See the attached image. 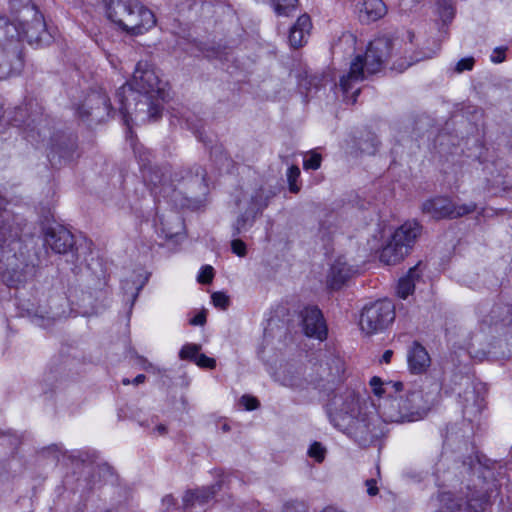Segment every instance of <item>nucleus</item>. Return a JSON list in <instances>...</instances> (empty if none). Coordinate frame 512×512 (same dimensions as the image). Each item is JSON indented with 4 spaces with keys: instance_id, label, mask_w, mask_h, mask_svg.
I'll return each instance as SVG.
<instances>
[{
    "instance_id": "f257e3e1",
    "label": "nucleus",
    "mask_w": 512,
    "mask_h": 512,
    "mask_svg": "<svg viewBox=\"0 0 512 512\" xmlns=\"http://www.w3.org/2000/svg\"><path fill=\"white\" fill-rule=\"evenodd\" d=\"M327 413L335 427L361 445L366 446L385 433L374 404L353 389L338 388L327 403Z\"/></svg>"
},
{
    "instance_id": "f03ea898",
    "label": "nucleus",
    "mask_w": 512,
    "mask_h": 512,
    "mask_svg": "<svg viewBox=\"0 0 512 512\" xmlns=\"http://www.w3.org/2000/svg\"><path fill=\"white\" fill-rule=\"evenodd\" d=\"M369 385L373 394L382 399L376 415L383 427V423L402 424L423 419L436 403L439 394V387L434 384L427 391L415 389L398 396L403 390V383L383 381L378 376L372 377Z\"/></svg>"
},
{
    "instance_id": "7ed1b4c3",
    "label": "nucleus",
    "mask_w": 512,
    "mask_h": 512,
    "mask_svg": "<svg viewBox=\"0 0 512 512\" xmlns=\"http://www.w3.org/2000/svg\"><path fill=\"white\" fill-rule=\"evenodd\" d=\"M159 78L147 61H139L130 82L124 84L116 93L125 125L131 129L134 122L155 120L161 114L159 99L162 89Z\"/></svg>"
},
{
    "instance_id": "20e7f679",
    "label": "nucleus",
    "mask_w": 512,
    "mask_h": 512,
    "mask_svg": "<svg viewBox=\"0 0 512 512\" xmlns=\"http://www.w3.org/2000/svg\"><path fill=\"white\" fill-rule=\"evenodd\" d=\"M391 41L388 38H379L370 42L365 56L358 55L351 63L347 75L340 79V87L344 94H348L353 86L363 81L365 73L375 74L380 71L383 62L390 55Z\"/></svg>"
},
{
    "instance_id": "39448f33",
    "label": "nucleus",
    "mask_w": 512,
    "mask_h": 512,
    "mask_svg": "<svg viewBox=\"0 0 512 512\" xmlns=\"http://www.w3.org/2000/svg\"><path fill=\"white\" fill-rule=\"evenodd\" d=\"M394 318V304L389 300H380L363 309L359 324L365 334L372 335L387 328Z\"/></svg>"
},
{
    "instance_id": "423d86ee",
    "label": "nucleus",
    "mask_w": 512,
    "mask_h": 512,
    "mask_svg": "<svg viewBox=\"0 0 512 512\" xmlns=\"http://www.w3.org/2000/svg\"><path fill=\"white\" fill-rule=\"evenodd\" d=\"M475 210L476 204L473 202L455 204L446 197H435L422 204L423 213L436 220L462 217Z\"/></svg>"
},
{
    "instance_id": "0eeeda50",
    "label": "nucleus",
    "mask_w": 512,
    "mask_h": 512,
    "mask_svg": "<svg viewBox=\"0 0 512 512\" xmlns=\"http://www.w3.org/2000/svg\"><path fill=\"white\" fill-rule=\"evenodd\" d=\"M156 18L151 10L137 0V7L133 8L131 16L127 19L124 31L131 34H143L153 28Z\"/></svg>"
},
{
    "instance_id": "6e6552de",
    "label": "nucleus",
    "mask_w": 512,
    "mask_h": 512,
    "mask_svg": "<svg viewBox=\"0 0 512 512\" xmlns=\"http://www.w3.org/2000/svg\"><path fill=\"white\" fill-rule=\"evenodd\" d=\"M304 333L308 337L324 340L327 336V326L321 311L316 307H306L301 313Z\"/></svg>"
},
{
    "instance_id": "1a4fd4ad",
    "label": "nucleus",
    "mask_w": 512,
    "mask_h": 512,
    "mask_svg": "<svg viewBox=\"0 0 512 512\" xmlns=\"http://www.w3.org/2000/svg\"><path fill=\"white\" fill-rule=\"evenodd\" d=\"M481 326L495 328L512 325V307L507 304H496L480 311Z\"/></svg>"
},
{
    "instance_id": "9d476101",
    "label": "nucleus",
    "mask_w": 512,
    "mask_h": 512,
    "mask_svg": "<svg viewBox=\"0 0 512 512\" xmlns=\"http://www.w3.org/2000/svg\"><path fill=\"white\" fill-rule=\"evenodd\" d=\"M45 243L56 253L68 252L73 244V235L63 227L50 228L45 235Z\"/></svg>"
},
{
    "instance_id": "9b49d317",
    "label": "nucleus",
    "mask_w": 512,
    "mask_h": 512,
    "mask_svg": "<svg viewBox=\"0 0 512 512\" xmlns=\"http://www.w3.org/2000/svg\"><path fill=\"white\" fill-rule=\"evenodd\" d=\"M135 7H137V0H111L107 9L108 18L124 30L127 19Z\"/></svg>"
},
{
    "instance_id": "f8f14e48",
    "label": "nucleus",
    "mask_w": 512,
    "mask_h": 512,
    "mask_svg": "<svg viewBox=\"0 0 512 512\" xmlns=\"http://www.w3.org/2000/svg\"><path fill=\"white\" fill-rule=\"evenodd\" d=\"M422 226L415 220L406 221L400 227H398L392 234V238L398 244L403 245V248L410 249L415 244L417 238L421 235Z\"/></svg>"
},
{
    "instance_id": "ddd939ff",
    "label": "nucleus",
    "mask_w": 512,
    "mask_h": 512,
    "mask_svg": "<svg viewBox=\"0 0 512 512\" xmlns=\"http://www.w3.org/2000/svg\"><path fill=\"white\" fill-rule=\"evenodd\" d=\"M110 110L111 106L108 98L103 94L94 93L88 97L79 113L81 116H91L97 120H102V112L109 115Z\"/></svg>"
},
{
    "instance_id": "4468645a",
    "label": "nucleus",
    "mask_w": 512,
    "mask_h": 512,
    "mask_svg": "<svg viewBox=\"0 0 512 512\" xmlns=\"http://www.w3.org/2000/svg\"><path fill=\"white\" fill-rule=\"evenodd\" d=\"M407 361L410 371L420 374L430 366L431 359L423 346L419 343H414L408 352Z\"/></svg>"
},
{
    "instance_id": "2eb2a0df",
    "label": "nucleus",
    "mask_w": 512,
    "mask_h": 512,
    "mask_svg": "<svg viewBox=\"0 0 512 512\" xmlns=\"http://www.w3.org/2000/svg\"><path fill=\"white\" fill-rule=\"evenodd\" d=\"M311 26V20L308 15L304 14L300 16L290 29V45L294 48L303 46L307 42Z\"/></svg>"
},
{
    "instance_id": "dca6fc26",
    "label": "nucleus",
    "mask_w": 512,
    "mask_h": 512,
    "mask_svg": "<svg viewBox=\"0 0 512 512\" xmlns=\"http://www.w3.org/2000/svg\"><path fill=\"white\" fill-rule=\"evenodd\" d=\"M351 268L343 258H338L332 264L328 275V284L331 288L337 289L345 283L351 275Z\"/></svg>"
},
{
    "instance_id": "f3484780",
    "label": "nucleus",
    "mask_w": 512,
    "mask_h": 512,
    "mask_svg": "<svg viewBox=\"0 0 512 512\" xmlns=\"http://www.w3.org/2000/svg\"><path fill=\"white\" fill-rule=\"evenodd\" d=\"M387 12L386 5L382 0H365L359 12L362 22H374L382 18Z\"/></svg>"
},
{
    "instance_id": "a211bd4d",
    "label": "nucleus",
    "mask_w": 512,
    "mask_h": 512,
    "mask_svg": "<svg viewBox=\"0 0 512 512\" xmlns=\"http://www.w3.org/2000/svg\"><path fill=\"white\" fill-rule=\"evenodd\" d=\"M403 247V245L398 244L391 237L390 241L384 246L380 253L381 262L387 265H393L403 260L409 253L407 248Z\"/></svg>"
},
{
    "instance_id": "6ab92c4d",
    "label": "nucleus",
    "mask_w": 512,
    "mask_h": 512,
    "mask_svg": "<svg viewBox=\"0 0 512 512\" xmlns=\"http://www.w3.org/2000/svg\"><path fill=\"white\" fill-rule=\"evenodd\" d=\"M265 207V204L252 201V206L249 211H247L244 215H241L234 224V235L240 234L250 226L256 216L257 213L261 212Z\"/></svg>"
},
{
    "instance_id": "aec40b11",
    "label": "nucleus",
    "mask_w": 512,
    "mask_h": 512,
    "mask_svg": "<svg viewBox=\"0 0 512 512\" xmlns=\"http://www.w3.org/2000/svg\"><path fill=\"white\" fill-rule=\"evenodd\" d=\"M418 278L419 274L417 272V267L410 268L407 275L402 277L398 282V296L402 299L407 298L414 291L415 280Z\"/></svg>"
},
{
    "instance_id": "412c9836",
    "label": "nucleus",
    "mask_w": 512,
    "mask_h": 512,
    "mask_svg": "<svg viewBox=\"0 0 512 512\" xmlns=\"http://www.w3.org/2000/svg\"><path fill=\"white\" fill-rule=\"evenodd\" d=\"M215 486L196 490L194 492H188L183 498L185 506L198 504H204L211 499L215 494Z\"/></svg>"
},
{
    "instance_id": "4be33fe9",
    "label": "nucleus",
    "mask_w": 512,
    "mask_h": 512,
    "mask_svg": "<svg viewBox=\"0 0 512 512\" xmlns=\"http://www.w3.org/2000/svg\"><path fill=\"white\" fill-rule=\"evenodd\" d=\"M205 171L201 167L195 169L193 176L186 180L187 185L197 187L201 192L206 189Z\"/></svg>"
},
{
    "instance_id": "5701e85b",
    "label": "nucleus",
    "mask_w": 512,
    "mask_h": 512,
    "mask_svg": "<svg viewBox=\"0 0 512 512\" xmlns=\"http://www.w3.org/2000/svg\"><path fill=\"white\" fill-rule=\"evenodd\" d=\"M297 0H274V8L278 15L288 16L296 8Z\"/></svg>"
},
{
    "instance_id": "b1692460",
    "label": "nucleus",
    "mask_w": 512,
    "mask_h": 512,
    "mask_svg": "<svg viewBox=\"0 0 512 512\" xmlns=\"http://www.w3.org/2000/svg\"><path fill=\"white\" fill-rule=\"evenodd\" d=\"M201 349L200 345L197 344H187L183 346L180 350L179 356L181 359H189L195 362L197 355H200L199 351Z\"/></svg>"
},
{
    "instance_id": "393cba45",
    "label": "nucleus",
    "mask_w": 512,
    "mask_h": 512,
    "mask_svg": "<svg viewBox=\"0 0 512 512\" xmlns=\"http://www.w3.org/2000/svg\"><path fill=\"white\" fill-rule=\"evenodd\" d=\"M308 455L320 463L325 459L326 448L320 442H314L308 449Z\"/></svg>"
},
{
    "instance_id": "a878e982",
    "label": "nucleus",
    "mask_w": 512,
    "mask_h": 512,
    "mask_svg": "<svg viewBox=\"0 0 512 512\" xmlns=\"http://www.w3.org/2000/svg\"><path fill=\"white\" fill-rule=\"evenodd\" d=\"M282 512H310L308 505L302 501L287 502Z\"/></svg>"
},
{
    "instance_id": "bb28decb",
    "label": "nucleus",
    "mask_w": 512,
    "mask_h": 512,
    "mask_svg": "<svg viewBox=\"0 0 512 512\" xmlns=\"http://www.w3.org/2000/svg\"><path fill=\"white\" fill-rule=\"evenodd\" d=\"M215 307L226 309L229 305V297L223 292H215L211 296Z\"/></svg>"
},
{
    "instance_id": "cd10ccee",
    "label": "nucleus",
    "mask_w": 512,
    "mask_h": 512,
    "mask_svg": "<svg viewBox=\"0 0 512 512\" xmlns=\"http://www.w3.org/2000/svg\"><path fill=\"white\" fill-rule=\"evenodd\" d=\"M304 168L317 170L321 165V155L312 153L308 158L304 160Z\"/></svg>"
},
{
    "instance_id": "c85d7f7f",
    "label": "nucleus",
    "mask_w": 512,
    "mask_h": 512,
    "mask_svg": "<svg viewBox=\"0 0 512 512\" xmlns=\"http://www.w3.org/2000/svg\"><path fill=\"white\" fill-rule=\"evenodd\" d=\"M195 363L202 368L213 369L216 366V361L213 358L206 356L205 354L197 355Z\"/></svg>"
},
{
    "instance_id": "c756f323",
    "label": "nucleus",
    "mask_w": 512,
    "mask_h": 512,
    "mask_svg": "<svg viewBox=\"0 0 512 512\" xmlns=\"http://www.w3.org/2000/svg\"><path fill=\"white\" fill-rule=\"evenodd\" d=\"M473 66H474V58H472V57L463 58L460 61H458V63L456 64L455 70L458 73H462L463 71L472 70Z\"/></svg>"
},
{
    "instance_id": "7c9ffc66",
    "label": "nucleus",
    "mask_w": 512,
    "mask_h": 512,
    "mask_svg": "<svg viewBox=\"0 0 512 512\" xmlns=\"http://www.w3.org/2000/svg\"><path fill=\"white\" fill-rule=\"evenodd\" d=\"M231 248L233 253H235L237 256L244 257L246 255V245L240 239H234L231 242Z\"/></svg>"
},
{
    "instance_id": "2f4dec72",
    "label": "nucleus",
    "mask_w": 512,
    "mask_h": 512,
    "mask_svg": "<svg viewBox=\"0 0 512 512\" xmlns=\"http://www.w3.org/2000/svg\"><path fill=\"white\" fill-rule=\"evenodd\" d=\"M213 278V268L211 266H205L201 269L198 275V281L201 283H209Z\"/></svg>"
},
{
    "instance_id": "473e14b6",
    "label": "nucleus",
    "mask_w": 512,
    "mask_h": 512,
    "mask_svg": "<svg viewBox=\"0 0 512 512\" xmlns=\"http://www.w3.org/2000/svg\"><path fill=\"white\" fill-rule=\"evenodd\" d=\"M240 403L245 407L246 410H254L258 407V400L252 396L244 395L242 396Z\"/></svg>"
},
{
    "instance_id": "72a5a7b5",
    "label": "nucleus",
    "mask_w": 512,
    "mask_h": 512,
    "mask_svg": "<svg viewBox=\"0 0 512 512\" xmlns=\"http://www.w3.org/2000/svg\"><path fill=\"white\" fill-rule=\"evenodd\" d=\"M366 491L369 496L378 494L377 482L375 479H368L365 481Z\"/></svg>"
},
{
    "instance_id": "f704fd0d",
    "label": "nucleus",
    "mask_w": 512,
    "mask_h": 512,
    "mask_svg": "<svg viewBox=\"0 0 512 512\" xmlns=\"http://www.w3.org/2000/svg\"><path fill=\"white\" fill-rule=\"evenodd\" d=\"M139 364L141 365L142 369H144L147 372H151V373L160 372V369L158 367H156L152 363L148 362L146 359H143L142 357H139Z\"/></svg>"
},
{
    "instance_id": "c9c22d12",
    "label": "nucleus",
    "mask_w": 512,
    "mask_h": 512,
    "mask_svg": "<svg viewBox=\"0 0 512 512\" xmlns=\"http://www.w3.org/2000/svg\"><path fill=\"white\" fill-rule=\"evenodd\" d=\"M505 59V49L496 48L491 55V61L494 63H501Z\"/></svg>"
},
{
    "instance_id": "e433bc0d",
    "label": "nucleus",
    "mask_w": 512,
    "mask_h": 512,
    "mask_svg": "<svg viewBox=\"0 0 512 512\" xmlns=\"http://www.w3.org/2000/svg\"><path fill=\"white\" fill-rule=\"evenodd\" d=\"M205 322L206 314L204 312H199L190 320V324L194 326H202L205 324Z\"/></svg>"
},
{
    "instance_id": "4c0bfd02",
    "label": "nucleus",
    "mask_w": 512,
    "mask_h": 512,
    "mask_svg": "<svg viewBox=\"0 0 512 512\" xmlns=\"http://www.w3.org/2000/svg\"><path fill=\"white\" fill-rule=\"evenodd\" d=\"M300 175V169L297 166H291L287 171L288 182L296 181Z\"/></svg>"
},
{
    "instance_id": "58836bf2",
    "label": "nucleus",
    "mask_w": 512,
    "mask_h": 512,
    "mask_svg": "<svg viewBox=\"0 0 512 512\" xmlns=\"http://www.w3.org/2000/svg\"><path fill=\"white\" fill-rule=\"evenodd\" d=\"M469 353L472 355V357L479 358V359H482L486 355L485 351L476 350L474 343H471V345L469 347Z\"/></svg>"
},
{
    "instance_id": "ea45409f",
    "label": "nucleus",
    "mask_w": 512,
    "mask_h": 512,
    "mask_svg": "<svg viewBox=\"0 0 512 512\" xmlns=\"http://www.w3.org/2000/svg\"><path fill=\"white\" fill-rule=\"evenodd\" d=\"M340 43L350 44L353 46L355 44V37L350 33H345L342 35Z\"/></svg>"
},
{
    "instance_id": "a19ab883",
    "label": "nucleus",
    "mask_w": 512,
    "mask_h": 512,
    "mask_svg": "<svg viewBox=\"0 0 512 512\" xmlns=\"http://www.w3.org/2000/svg\"><path fill=\"white\" fill-rule=\"evenodd\" d=\"M11 4L15 7L28 6L31 0H10Z\"/></svg>"
},
{
    "instance_id": "79ce46f5",
    "label": "nucleus",
    "mask_w": 512,
    "mask_h": 512,
    "mask_svg": "<svg viewBox=\"0 0 512 512\" xmlns=\"http://www.w3.org/2000/svg\"><path fill=\"white\" fill-rule=\"evenodd\" d=\"M333 363L335 364L336 373L331 375L332 379H334L336 377H340V372H341V363H340V361L339 360H334Z\"/></svg>"
},
{
    "instance_id": "37998d69",
    "label": "nucleus",
    "mask_w": 512,
    "mask_h": 512,
    "mask_svg": "<svg viewBox=\"0 0 512 512\" xmlns=\"http://www.w3.org/2000/svg\"><path fill=\"white\" fill-rule=\"evenodd\" d=\"M392 355H393V352L391 350H386L382 355L381 361L384 363H389Z\"/></svg>"
},
{
    "instance_id": "c03bdc74",
    "label": "nucleus",
    "mask_w": 512,
    "mask_h": 512,
    "mask_svg": "<svg viewBox=\"0 0 512 512\" xmlns=\"http://www.w3.org/2000/svg\"><path fill=\"white\" fill-rule=\"evenodd\" d=\"M155 431L159 434V435H164L166 434L167 432V428L164 424H159L155 427Z\"/></svg>"
},
{
    "instance_id": "a18cd8bd",
    "label": "nucleus",
    "mask_w": 512,
    "mask_h": 512,
    "mask_svg": "<svg viewBox=\"0 0 512 512\" xmlns=\"http://www.w3.org/2000/svg\"><path fill=\"white\" fill-rule=\"evenodd\" d=\"M145 379H146L145 375H143V374H139V375H137V376L134 378V380H133V382H132V383H133L134 385H139V384L143 383V382L145 381Z\"/></svg>"
},
{
    "instance_id": "49530a36",
    "label": "nucleus",
    "mask_w": 512,
    "mask_h": 512,
    "mask_svg": "<svg viewBox=\"0 0 512 512\" xmlns=\"http://www.w3.org/2000/svg\"><path fill=\"white\" fill-rule=\"evenodd\" d=\"M289 190L293 193H297L299 191V187L296 184V181L289 182Z\"/></svg>"
},
{
    "instance_id": "de8ad7c7",
    "label": "nucleus",
    "mask_w": 512,
    "mask_h": 512,
    "mask_svg": "<svg viewBox=\"0 0 512 512\" xmlns=\"http://www.w3.org/2000/svg\"><path fill=\"white\" fill-rule=\"evenodd\" d=\"M359 92H360V89H356V90L353 92V94H352L351 98H350V99H348V101H349L350 103L354 104V103L356 102V97H357V95L359 94Z\"/></svg>"
},
{
    "instance_id": "09e8293b",
    "label": "nucleus",
    "mask_w": 512,
    "mask_h": 512,
    "mask_svg": "<svg viewBox=\"0 0 512 512\" xmlns=\"http://www.w3.org/2000/svg\"><path fill=\"white\" fill-rule=\"evenodd\" d=\"M164 502L168 503V504H171L172 501H173V498L171 496H166L164 499H163Z\"/></svg>"
},
{
    "instance_id": "8fccbe9b",
    "label": "nucleus",
    "mask_w": 512,
    "mask_h": 512,
    "mask_svg": "<svg viewBox=\"0 0 512 512\" xmlns=\"http://www.w3.org/2000/svg\"><path fill=\"white\" fill-rule=\"evenodd\" d=\"M283 384L286 385V386H294L295 382H293V381H285L284 380Z\"/></svg>"
},
{
    "instance_id": "3c124183",
    "label": "nucleus",
    "mask_w": 512,
    "mask_h": 512,
    "mask_svg": "<svg viewBox=\"0 0 512 512\" xmlns=\"http://www.w3.org/2000/svg\"><path fill=\"white\" fill-rule=\"evenodd\" d=\"M447 499H449V495L448 494L442 495V498H441L442 502L446 501Z\"/></svg>"
},
{
    "instance_id": "603ef678",
    "label": "nucleus",
    "mask_w": 512,
    "mask_h": 512,
    "mask_svg": "<svg viewBox=\"0 0 512 512\" xmlns=\"http://www.w3.org/2000/svg\"><path fill=\"white\" fill-rule=\"evenodd\" d=\"M26 37L29 41H32L33 37L29 34V32H26Z\"/></svg>"
},
{
    "instance_id": "864d4df0",
    "label": "nucleus",
    "mask_w": 512,
    "mask_h": 512,
    "mask_svg": "<svg viewBox=\"0 0 512 512\" xmlns=\"http://www.w3.org/2000/svg\"><path fill=\"white\" fill-rule=\"evenodd\" d=\"M150 180H151V182H152L154 185H157L158 183H160V182H161V180L156 181V180H154V179H152V178H151Z\"/></svg>"
},
{
    "instance_id": "5fc2aeb1",
    "label": "nucleus",
    "mask_w": 512,
    "mask_h": 512,
    "mask_svg": "<svg viewBox=\"0 0 512 512\" xmlns=\"http://www.w3.org/2000/svg\"><path fill=\"white\" fill-rule=\"evenodd\" d=\"M122 382H123V384H124V385H128V384H130L129 379H123V381H122Z\"/></svg>"
},
{
    "instance_id": "6e6d98bb",
    "label": "nucleus",
    "mask_w": 512,
    "mask_h": 512,
    "mask_svg": "<svg viewBox=\"0 0 512 512\" xmlns=\"http://www.w3.org/2000/svg\"><path fill=\"white\" fill-rule=\"evenodd\" d=\"M223 429H224V430H228V426L225 424V425L223 426Z\"/></svg>"
}]
</instances>
